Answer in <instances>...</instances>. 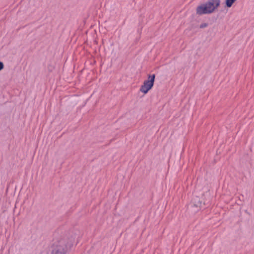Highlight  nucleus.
<instances>
[{
	"label": "nucleus",
	"mask_w": 254,
	"mask_h": 254,
	"mask_svg": "<svg viewBox=\"0 0 254 254\" xmlns=\"http://www.w3.org/2000/svg\"><path fill=\"white\" fill-rule=\"evenodd\" d=\"M220 0H208L205 3L198 6L196 9L198 15L212 13L220 5Z\"/></svg>",
	"instance_id": "obj_1"
},
{
	"label": "nucleus",
	"mask_w": 254,
	"mask_h": 254,
	"mask_svg": "<svg viewBox=\"0 0 254 254\" xmlns=\"http://www.w3.org/2000/svg\"><path fill=\"white\" fill-rule=\"evenodd\" d=\"M155 78V75L154 74L149 75L148 79L143 82L140 88V91L144 94H146L150 89L153 86Z\"/></svg>",
	"instance_id": "obj_2"
},
{
	"label": "nucleus",
	"mask_w": 254,
	"mask_h": 254,
	"mask_svg": "<svg viewBox=\"0 0 254 254\" xmlns=\"http://www.w3.org/2000/svg\"><path fill=\"white\" fill-rule=\"evenodd\" d=\"M236 0H226V5L228 7H230L232 6L233 3Z\"/></svg>",
	"instance_id": "obj_3"
},
{
	"label": "nucleus",
	"mask_w": 254,
	"mask_h": 254,
	"mask_svg": "<svg viewBox=\"0 0 254 254\" xmlns=\"http://www.w3.org/2000/svg\"><path fill=\"white\" fill-rule=\"evenodd\" d=\"M66 253H65V251H64V249H58L55 254H65Z\"/></svg>",
	"instance_id": "obj_4"
},
{
	"label": "nucleus",
	"mask_w": 254,
	"mask_h": 254,
	"mask_svg": "<svg viewBox=\"0 0 254 254\" xmlns=\"http://www.w3.org/2000/svg\"><path fill=\"white\" fill-rule=\"evenodd\" d=\"M208 26V24L206 23H203L200 25V28H204Z\"/></svg>",
	"instance_id": "obj_5"
},
{
	"label": "nucleus",
	"mask_w": 254,
	"mask_h": 254,
	"mask_svg": "<svg viewBox=\"0 0 254 254\" xmlns=\"http://www.w3.org/2000/svg\"><path fill=\"white\" fill-rule=\"evenodd\" d=\"M4 65L1 62H0V70L3 68Z\"/></svg>",
	"instance_id": "obj_6"
}]
</instances>
